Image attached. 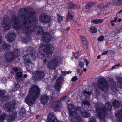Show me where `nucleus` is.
I'll use <instances>...</instances> for the list:
<instances>
[{
	"mask_svg": "<svg viewBox=\"0 0 122 122\" xmlns=\"http://www.w3.org/2000/svg\"><path fill=\"white\" fill-rule=\"evenodd\" d=\"M14 83L15 85L12 90V91L15 92L20 87V86L18 83L16 84L14 82Z\"/></svg>",
	"mask_w": 122,
	"mask_h": 122,
	"instance_id": "29",
	"label": "nucleus"
},
{
	"mask_svg": "<svg viewBox=\"0 0 122 122\" xmlns=\"http://www.w3.org/2000/svg\"><path fill=\"white\" fill-rule=\"evenodd\" d=\"M5 38L9 42H12L15 40V34L13 32H9L5 36Z\"/></svg>",
	"mask_w": 122,
	"mask_h": 122,
	"instance_id": "13",
	"label": "nucleus"
},
{
	"mask_svg": "<svg viewBox=\"0 0 122 122\" xmlns=\"http://www.w3.org/2000/svg\"><path fill=\"white\" fill-rule=\"evenodd\" d=\"M104 37L103 36H101L98 38V40L99 41H102L104 39Z\"/></svg>",
	"mask_w": 122,
	"mask_h": 122,
	"instance_id": "39",
	"label": "nucleus"
},
{
	"mask_svg": "<svg viewBox=\"0 0 122 122\" xmlns=\"http://www.w3.org/2000/svg\"><path fill=\"white\" fill-rule=\"evenodd\" d=\"M120 5H122V0H119Z\"/></svg>",
	"mask_w": 122,
	"mask_h": 122,
	"instance_id": "55",
	"label": "nucleus"
},
{
	"mask_svg": "<svg viewBox=\"0 0 122 122\" xmlns=\"http://www.w3.org/2000/svg\"><path fill=\"white\" fill-rule=\"evenodd\" d=\"M75 5H74L73 3H71L70 5V8L71 9L75 6Z\"/></svg>",
	"mask_w": 122,
	"mask_h": 122,
	"instance_id": "42",
	"label": "nucleus"
},
{
	"mask_svg": "<svg viewBox=\"0 0 122 122\" xmlns=\"http://www.w3.org/2000/svg\"><path fill=\"white\" fill-rule=\"evenodd\" d=\"M53 47L51 44L42 45L39 47V51L41 55L50 58L52 56Z\"/></svg>",
	"mask_w": 122,
	"mask_h": 122,
	"instance_id": "5",
	"label": "nucleus"
},
{
	"mask_svg": "<svg viewBox=\"0 0 122 122\" xmlns=\"http://www.w3.org/2000/svg\"><path fill=\"white\" fill-rule=\"evenodd\" d=\"M63 79V77L61 76L59 77L56 80V83L55 84L54 86L56 91L58 92L60 91L61 84Z\"/></svg>",
	"mask_w": 122,
	"mask_h": 122,
	"instance_id": "14",
	"label": "nucleus"
},
{
	"mask_svg": "<svg viewBox=\"0 0 122 122\" xmlns=\"http://www.w3.org/2000/svg\"><path fill=\"white\" fill-rule=\"evenodd\" d=\"M84 62H85L86 63V66H87L89 64V62L86 59H85L84 60Z\"/></svg>",
	"mask_w": 122,
	"mask_h": 122,
	"instance_id": "45",
	"label": "nucleus"
},
{
	"mask_svg": "<svg viewBox=\"0 0 122 122\" xmlns=\"http://www.w3.org/2000/svg\"><path fill=\"white\" fill-rule=\"evenodd\" d=\"M83 93L85 94V95L86 96H89L91 94V92H86L85 91H83Z\"/></svg>",
	"mask_w": 122,
	"mask_h": 122,
	"instance_id": "35",
	"label": "nucleus"
},
{
	"mask_svg": "<svg viewBox=\"0 0 122 122\" xmlns=\"http://www.w3.org/2000/svg\"><path fill=\"white\" fill-rule=\"evenodd\" d=\"M0 122H5L3 120H0Z\"/></svg>",
	"mask_w": 122,
	"mask_h": 122,
	"instance_id": "64",
	"label": "nucleus"
},
{
	"mask_svg": "<svg viewBox=\"0 0 122 122\" xmlns=\"http://www.w3.org/2000/svg\"><path fill=\"white\" fill-rule=\"evenodd\" d=\"M100 57V55H98L97 56V58L98 59H99Z\"/></svg>",
	"mask_w": 122,
	"mask_h": 122,
	"instance_id": "56",
	"label": "nucleus"
},
{
	"mask_svg": "<svg viewBox=\"0 0 122 122\" xmlns=\"http://www.w3.org/2000/svg\"><path fill=\"white\" fill-rule=\"evenodd\" d=\"M59 59L60 57L57 56L47 61L46 59H45L43 62L45 64L47 62V67L49 70H53L56 69L58 66V63Z\"/></svg>",
	"mask_w": 122,
	"mask_h": 122,
	"instance_id": "6",
	"label": "nucleus"
},
{
	"mask_svg": "<svg viewBox=\"0 0 122 122\" xmlns=\"http://www.w3.org/2000/svg\"><path fill=\"white\" fill-rule=\"evenodd\" d=\"M103 21V20L102 19H98L93 20H92V22L95 24L101 23Z\"/></svg>",
	"mask_w": 122,
	"mask_h": 122,
	"instance_id": "24",
	"label": "nucleus"
},
{
	"mask_svg": "<svg viewBox=\"0 0 122 122\" xmlns=\"http://www.w3.org/2000/svg\"><path fill=\"white\" fill-rule=\"evenodd\" d=\"M107 51H105L103 52V53L104 54H106L107 53Z\"/></svg>",
	"mask_w": 122,
	"mask_h": 122,
	"instance_id": "54",
	"label": "nucleus"
},
{
	"mask_svg": "<svg viewBox=\"0 0 122 122\" xmlns=\"http://www.w3.org/2000/svg\"><path fill=\"white\" fill-rule=\"evenodd\" d=\"M115 116L118 119H116L115 122H122V109L117 111Z\"/></svg>",
	"mask_w": 122,
	"mask_h": 122,
	"instance_id": "17",
	"label": "nucleus"
},
{
	"mask_svg": "<svg viewBox=\"0 0 122 122\" xmlns=\"http://www.w3.org/2000/svg\"><path fill=\"white\" fill-rule=\"evenodd\" d=\"M28 55H25L24 56V59L27 68L31 69L33 67L34 64L32 63L30 60H29L28 58L27 59L26 58V56L28 57Z\"/></svg>",
	"mask_w": 122,
	"mask_h": 122,
	"instance_id": "12",
	"label": "nucleus"
},
{
	"mask_svg": "<svg viewBox=\"0 0 122 122\" xmlns=\"http://www.w3.org/2000/svg\"><path fill=\"white\" fill-rule=\"evenodd\" d=\"M68 107L69 114L71 117L72 122H82V119L79 114L84 118H87L90 116L88 112L82 107H75L71 104H69Z\"/></svg>",
	"mask_w": 122,
	"mask_h": 122,
	"instance_id": "2",
	"label": "nucleus"
},
{
	"mask_svg": "<svg viewBox=\"0 0 122 122\" xmlns=\"http://www.w3.org/2000/svg\"><path fill=\"white\" fill-rule=\"evenodd\" d=\"M7 117V115L6 114L3 113L0 115V120L4 121Z\"/></svg>",
	"mask_w": 122,
	"mask_h": 122,
	"instance_id": "32",
	"label": "nucleus"
},
{
	"mask_svg": "<svg viewBox=\"0 0 122 122\" xmlns=\"http://www.w3.org/2000/svg\"><path fill=\"white\" fill-rule=\"evenodd\" d=\"M35 13L33 11H27L26 9L23 8L19 10L18 15L21 18L18 19L15 15L12 16L11 20L7 15L4 17L2 25L5 30H9L11 25L16 30L22 29L25 33V38L28 41L31 38L29 36L32 34H41V39L44 42H47L50 41L51 36L49 32L44 33L42 27L36 26L38 21L37 17L34 15Z\"/></svg>",
	"mask_w": 122,
	"mask_h": 122,
	"instance_id": "1",
	"label": "nucleus"
},
{
	"mask_svg": "<svg viewBox=\"0 0 122 122\" xmlns=\"http://www.w3.org/2000/svg\"><path fill=\"white\" fill-rule=\"evenodd\" d=\"M113 22H114V21L113 20H112L111 21V25L112 26H114V24L113 23Z\"/></svg>",
	"mask_w": 122,
	"mask_h": 122,
	"instance_id": "49",
	"label": "nucleus"
},
{
	"mask_svg": "<svg viewBox=\"0 0 122 122\" xmlns=\"http://www.w3.org/2000/svg\"><path fill=\"white\" fill-rule=\"evenodd\" d=\"M62 72L63 75L64 76H65L66 74V71H62Z\"/></svg>",
	"mask_w": 122,
	"mask_h": 122,
	"instance_id": "48",
	"label": "nucleus"
},
{
	"mask_svg": "<svg viewBox=\"0 0 122 122\" xmlns=\"http://www.w3.org/2000/svg\"><path fill=\"white\" fill-rule=\"evenodd\" d=\"M76 71L77 73H79L80 72V69H77Z\"/></svg>",
	"mask_w": 122,
	"mask_h": 122,
	"instance_id": "52",
	"label": "nucleus"
},
{
	"mask_svg": "<svg viewBox=\"0 0 122 122\" xmlns=\"http://www.w3.org/2000/svg\"><path fill=\"white\" fill-rule=\"evenodd\" d=\"M89 122H96L95 117L93 116L91 117L90 118Z\"/></svg>",
	"mask_w": 122,
	"mask_h": 122,
	"instance_id": "34",
	"label": "nucleus"
},
{
	"mask_svg": "<svg viewBox=\"0 0 122 122\" xmlns=\"http://www.w3.org/2000/svg\"><path fill=\"white\" fill-rule=\"evenodd\" d=\"M78 80V78L77 76H75L73 77L71 79L72 81H75Z\"/></svg>",
	"mask_w": 122,
	"mask_h": 122,
	"instance_id": "40",
	"label": "nucleus"
},
{
	"mask_svg": "<svg viewBox=\"0 0 122 122\" xmlns=\"http://www.w3.org/2000/svg\"><path fill=\"white\" fill-rule=\"evenodd\" d=\"M80 37L81 40L82 42L83 47L84 49H87L88 48L87 42L85 38L83 36H81Z\"/></svg>",
	"mask_w": 122,
	"mask_h": 122,
	"instance_id": "18",
	"label": "nucleus"
},
{
	"mask_svg": "<svg viewBox=\"0 0 122 122\" xmlns=\"http://www.w3.org/2000/svg\"><path fill=\"white\" fill-rule=\"evenodd\" d=\"M5 93V90H0V101L4 100L5 97L4 94Z\"/></svg>",
	"mask_w": 122,
	"mask_h": 122,
	"instance_id": "20",
	"label": "nucleus"
},
{
	"mask_svg": "<svg viewBox=\"0 0 122 122\" xmlns=\"http://www.w3.org/2000/svg\"><path fill=\"white\" fill-rule=\"evenodd\" d=\"M15 78L16 79L19 80H23V76H22V73L21 72H18L16 74Z\"/></svg>",
	"mask_w": 122,
	"mask_h": 122,
	"instance_id": "23",
	"label": "nucleus"
},
{
	"mask_svg": "<svg viewBox=\"0 0 122 122\" xmlns=\"http://www.w3.org/2000/svg\"><path fill=\"white\" fill-rule=\"evenodd\" d=\"M11 46L10 45L6 43H4L2 45V48L5 51H8Z\"/></svg>",
	"mask_w": 122,
	"mask_h": 122,
	"instance_id": "22",
	"label": "nucleus"
},
{
	"mask_svg": "<svg viewBox=\"0 0 122 122\" xmlns=\"http://www.w3.org/2000/svg\"><path fill=\"white\" fill-rule=\"evenodd\" d=\"M97 86L98 88L104 91L108 88V85L107 81L103 77L100 78L98 80Z\"/></svg>",
	"mask_w": 122,
	"mask_h": 122,
	"instance_id": "8",
	"label": "nucleus"
},
{
	"mask_svg": "<svg viewBox=\"0 0 122 122\" xmlns=\"http://www.w3.org/2000/svg\"><path fill=\"white\" fill-rule=\"evenodd\" d=\"M112 104L114 107L117 108L119 106L120 103L117 101L115 100L113 102Z\"/></svg>",
	"mask_w": 122,
	"mask_h": 122,
	"instance_id": "30",
	"label": "nucleus"
},
{
	"mask_svg": "<svg viewBox=\"0 0 122 122\" xmlns=\"http://www.w3.org/2000/svg\"><path fill=\"white\" fill-rule=\"evenodd\" d=\"M67 96L63 97L60 100L57 102H54L52 104L50 105V107L51 108L53 109L55 111H58L60 109L62 106V104L61 102V100H65L67 97Z\"/></svg>",
	"mask_w": 122,
	"mask_h": 122,
	"instance_id": "9",
	"label": "nucleus"
},
{
	"mask_svg": "<svg viewBox=\"0 0 122 122\" xmlns=\"http://www.w3.org/2000/svg\"><path fill=\"white\" fill-rule=\"evenodd\" d=\"M66 74H68L69 73H71V71H66Z\"/></svg>",
	"mask_w": 122,
	"mask_h": 122,
	"instance_id": "53",
	"label": "nucleus"
},
{
	"mask_svg": "<svg viewBox=\"0 0 122 122\" xmlns=\"http://www.w3.org/2000/svg\"><path fill=\"white\" fill-rule=\"evenodd\" d=\"M44 72L41 71H37L34 72L32 79L35 81H38L43 79L45 77Z\"/></svg>",
	"mask_w": 122,
	"mask_h": 122,
	"instance_id": "10",
	"label": "nucleus"
},
{
	"mask_svg": "<svg viewBox=\"0 0 122 122\" xmlns=\"http://www.w3.org/2000/svg\"><path fill=\"white\" fill-rule=\"evenodd\" d=\"M30 57V56H28V57H27L26 56V58H27V59L28 58V59H29V60H30V58H29Z\"/></svg>",
	"mask_w": 122,
	"mask_h": 122,
	"instance_id": "61",
	"label": "nucleus"
},
{
	"mask_svg": "<svg viewBox=\"0 0 122 122\" xmlns=\"http://www.w3.org/2000/svg\"><path fill=\"white\" fill-rule=\"evenodd\" d=\"M40 90L36 85L32 86L29 89V94L25 99V102L29 106L32 105L38 97Z\"/></svg>",
	"mask_w": 122,
	"mask_h": 122,
	"instance_id": "3",
	"label": "nucleus"
},
{
	"mask_svg": "<svg viewBox=\"0 0 122 122\" xmlns=\"http://www.w3.org/2000/svg\"><path fill=\"white\" fill-rule=\"evenodd\" d=\"M121 20V19H119L117 20V21L119 22H120Z\"/></svg>",
	"mask_w": 122,
	"mask_h": 122,
	"instance_id": "57",
	"label": "nucleus"
},
{
	"mask_svg": "<svg viewBox=\"0 0 122 122\" xmlns=\"http://www.w3.org/2000/svg\"><path fill=\"white\" fill-rule=\"evenodd\" d=\"M79 65L80 67H82L84 66V64L83 62H80L79 63Z\"/></svg>",
	"mask_w": 122,
	"mask_h": 122,
	"instance_id": "44",
	"label": "nucleus"
},
{
	"mask_svg": "<svg viewBox=\"0 0 122 122\" xmlns=\"http://www.w3.org/2000/svg\"><path fill=\"white\" fill-rule=\"evenodd\" d=\"M26 55H28V56H30L33 59H35L38 56V55L36 52H34V53L31 52L30 53Z\"/></svg>",
	"mask_w": 122,
	"mask_h": 122,
	"instance_id": "25",
	"label": "nucleus"
},
{
	"mask_svg": "<svg viewBox=\"0 0 122 122\" xmlns=\"http://www.w3.org/2000/svg\"><path fill=\"white\" fill-rule=\"evenodd\" d=\"M39 20L42 23H47L50 20V17L47 15L45 14L41 15H40Z\"/></svg>",
	"mask_w": 122,
	"mask_h": 122,
	"instance_id": "15",
	"label": "nucleus"
},
{
	"mask_svg": "<svg viewBox=\"0 0 122 122\" xmlns=\"http://www.w3.org/2000/svg\"><path fill=\"white\" fill-rule=\"evenodd\" d=\"M117 32L119 33L122 32V27L119 29L117 30Z\"/></svg>",
	"mask_w": 122,
	"mask_h": 122,
	"instance_id": "46",
	"label": "nucleus"
},
{
	"mask_svg": "<svg viewBox=\"0 0 122 122\" xmlns=\"http://www.w3.org/2000/svg\"><path fill=\"white\" fill-rule=\"evenodd\" d=\"M75 56L77 58L79 56V51L76 52L75 54Z\"/></svg>",
	"mask_w": 122,
	"mask_h": 122,
	"instance_id": "41",
	"label": "nucleus"
},
{
	"mask_svg": "<svg viewBox=\"0 0 122 122\" xmlns=\"http://www.w3.org/2000/svg\"><path fill=\"white\" fill-rule=\"evenodd\" d=\"M82 103L84 105L89 106L90 105V102L86 101H83L82 102Z\"/></svg>",
	"mask_w": 122,
	"mask_h": 122,
	"instance_id": "36",
	"label": "nucleus"
},
{
	"mask_svg": "<svg viewBox=\"0 0 122 122\" xmlns=\"http://www.w3.org/2000/svg\"><path fill=\"white\" fill-rule=\"evenodd\" d=\"M122 9L120 10V11L118 12V14H120L122 12Z\"/></svg>",
	"mask_w": 122,
	"mask_h": 122,
	"instance_id": "59",
	"label": "nucleus"
},
{
	"mask_svg": "<svg viewBox=\"0 0 122 122\" xmlns=\"http://www.w3.org/2000/svg\"><path fill=\"white\" fill-rule=\"evenodd\" d=\"M17 113L15 112H13L11 115H10L7 117L6 120L7 122L13 121L17 117Z\"/></svg>",
	"mask_w": 122,
	"mask_h": 122,
	"instance_id": "16",
	"label": "nucleus"
},
{
	"mask_svg": "<svg viewBox=\"0 0 122 122\" xmlns=\"http://www.w3.org/2000/svg\"><path fill=\"white\" fill-rule=\"evenodd\" d=\"M20 55L19 51L18 49H14L13 52H8L7 53H5L4 56L6 61L10 62H11L16 57Z\"/></svg>",
	"mask_w": 122,
	"mask_h": 122,
	"instance_id": "7",
	"label": "nucleus"
},
{
	"mask_svg": "<svg viewBox=\"0 0 122 122\" xmlns=\"http://www.w3.org/2000/svg\"><path fill=\"white\" fill-rule=\"evenodd\" d=\"M48 97L46 95H43L41 98V103L43 105L45 104L48 100Z\"/></svg>",
	"mask_w": 122,
	"mask_h": 122,
	"instance_id": "19",
	"label": "nucleus"
},
{
	"mask_svg": "<svg viewBox=\"0 0 122 122\" xmlns=\"http://www.w3.org/2000/svg\"><path fill=\"white\" fill-rule=\"evenodd\" d=\"M110 2H107L104 5V8H106L109 7L110 5Z\"/></svg>",
	"mask_w": 122,
	"mask_h": 122,
	"instance_id": "38",
	"label": "nucleus"
},
{
	"mask_svg": "<svg viewBox=\"0 0 122 122\" xmlns=\"http://www.w3.org/2000/svg\"><path fill=\"white\" fill-rule=\"evenodd\" d=\"M39 117V115H37L36 116V119H37Z\"/></svg>",
	"mask_w": 122,
	"mask_h": 122,
	"instance_id": "62",
	"label": "nucleus"
},
{
	"mask_svg": "<svg viewBox=\"0 0 122 122\" xmlns=\"http://www.w3.org/2000/svg\"><path fill=\"white\" fill-rule=\"evenodd\" d=\"M118 18L117 17L114 18V22H115Z\"/></svg>",
	"mask_w": 122,
	"mask_h": 122,
	"instance_id": "51",
	"label": "nucleus"
},
{
	"mask_svg": "<svg viewBox=\"0 0 122 122\" xmlns=\"http://www.w3.org/2000/svg\"><path fill=\"white\" fill-rule=\"evenodd\" d=\"M57 15L58 16V17H59V18H61V16L59 14H57Z\"/></svg>",
	"mask_w": 122,
	"mask_h": 122,
	"instance_id": "58",
	"label": "nucleus"
},
{
	"mask_svg": "<svg viewBox=\"0 0 122 122\" xmlns=\"http://www.w3.org/2000/svg\"><path fill=\"white\" fill-rule=\"evenodd\" d=\"M95 108L98 118L100 119L104 120L107 110H110L112 108V106L109 102H107L104 107L103 106L102 103H98L96 104Z\"/></svg>",
	"mask_w": 122,
	"mask_h": 122,
	"instance_id": "4",
	"label": "nucleus"
},
{
	"mask_svg": "<svg viewBox=\"0 0 122 122\" xmlns=\"http://www.w3.org/2000/svg\"><path fill=\"white\" fill-rule=\"evenodd\" d=\"M112 4L114 6L120 5L119 0H113L112 1Z\"/></svg>",
	"mask_w": 122,
	"mask_h": 122,
	"instance_id": "27",
	"label": "nucleus"
},
{
	"mask_svg": "<svg viewBox=\"0 0 122 122\" xmlns=\"http://www.w3.org/2000/svg\"><path fill=\"white\" fill-rule=\"evenodd\" d=\"M116 66H115V65L114 66H113L112 67V68H111V69H114L115 68V67Z\"/></svg>",
	"mask_w": 122,
	"mask_h": 122,
	"instance_id": "60",
	"label": "nucleus"
},
{
	"mask_svg": "<svg viewBox=\"0 0 122 122\" xmlns=\"http://www.w3.org/2000/svg\"><path fill=\"white\" fill-rule=\"evenodd\" d=\"M2 36L1 35H0V44L2 43Z\"/></svg>",
	"mask_w": 122,
	"mask_h": 122,
	"instance_id": "47",
	"label": "nucleus"
},
{
	"mask_svg": "<svg viewBox=\"0 0 122 122\" xmlns=\"http://www.w3.org/2000/svg\"><path fill=\"white\" fill-rule=\"evenodd\" d=\"M95 5V4L94 3L90 2L86 5L85 7V8L86 9H87L88 10L90 8L93 6Z\"/></svg>",
	"mask_w": 122,
	"mask_h": 122,
	"instance_id": "26",
	"label": "nucleus"
},
{
	"mask_svg": "<svg viewBox=\"0 0 122 122\" xmlns=\"http://www.w3.org/2000/svg\"><path fill=\"white\" fill-rule=\"evenodd\" d=\"M16 102L15 101L9 103H6L3 106L4 109H6L7 111L11 112L16 107Z\"/></svg>",
	"mask_w": 122,
	"mask_h": 122,
	"instance_id": "11",
	"label": "nucleus"
},
{
	"mask_svg": "<svg viewBox=\"0 0 122 122\" xmlns=\"http://www.w3.org/2000/svg\"><path fill=\"white\" fill-rule=\"evenodd\" d=\"M97 6L99 8L101 9L104 8V5L103 3H100L99 4L97 5Z\"/></svg>",
	"mask_w": 122,
	"mask_h": 122,
	"instance_id": "33",
	"label": "nucleus"
},
{
	"mask_svg": "<svg viewBox=\"0 0 122 122\" xmlns=\"http://www.w3.org/2000/svg\"><path fill=\"white\" fill-rule=\"evenodd\" d=\"M90 31L92 33H95L97 32L96 28L93 26L91 27L90 28Z\"/></svg>",
	"mask_w": 122,
	"mask_h": 122,
	"instance_id": "31",
	"label": "nucleus"
},
{
	"mask_svg": "<svg viewBox=\"0 0 122 122\" xmlns=\"http://www.w3.org/2000/svg\"><path fill=\"white\" fill-rule=\"evenodd\" d=\"M18 70V69L17 68H13L12 69V72L14 74Z\"/></svg>",
	"mask_w": 122,
	"mask_h": 122,
	"instance_id": "37",
	"label": "nucleus"
},
{
	"mask_svg": "<svg viewBox=\"0 0 122 122\" xmlns=\"http://www.w3.org/2000/svg\"><path fill=\"white\" fill-rule=\"evenodd\" d=\"M27 75L26 74H25L24 76H23V80L24 79L26 78L27 77Z\"/></svg>",
	"mask_w": 122,
	"mask_h": 122,
	"instance_id": "50",
	"label": "nucleus"
},
{
	"mask_svg": "<svg viewBox=\"0 0 122 122\" xmlns=\"http://www.w3.org/2000/svg\"><path fill=\"white\" fill-rule=\"evenodd\" d=\"M33 50V48L32 47H29L27 49V51H32Z\"/></svg>",
	"mask_w": 122,
	"mask_h": 122,
	"instance_id": "43",
	"label": "nucleus"
},
{
	"mask_svg": "<svg viewBox=\"0 0 122 122\" xmlns=\"http://www.w3.org/2000/svg\"><path fill=\"white\" fill-rule=\"evenodd\" d=\"M120 65V64H118L117 65H115V66H119Z\"/></svg>",
	"mask_w": 122,
	"mask_h": 122,
	"instance_id": "63",
	"label": "nucleus"
},
{
	"mask_svg": "<svg viewBox=\"0 0 122 122\" xmlns=\"http://www.w3.org/2000/svg\"><path fill=\"white\" fill-rule=\"evenodd\" d=\"M117 84L121 88H122V78L121 77H118L117 78Z\"/></svg>",
	"mask_w": 122,
	"mask_h": 122,
	"instance_id": "28",
	"label": "nucleus"
},
{
	"mask_svg": "<svg viewBox=\"0 0 122 122\" xmlns=\"http://www.w3.org/2000/svg\"><path fill=\"white\" fill-rule=\"evenodd\" d=\"M74 15V13L71 10L69 11L67 18V21L72 19Z\"/></svg>",
	"mask_w": 122,
	"mask_h": 122,
	"instance_id": "21",
	"label": "nucleus"
}]
</instances>
